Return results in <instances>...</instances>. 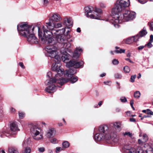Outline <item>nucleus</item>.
<instances>
[{
  "label": "nucleus",
  "instance_id": "1",
  "mask_svg": "<svg viewBox=\"0 0 153 153\" xmlns=\"http://www.w3.org/2000/svg\"><path fill=\"white\" fill-rule=\"evenodd\" d=\"M52 70L54 71L57 72L55 77L51 78L49 80H47L45 84L49 85L45 89V91L49 93L53 92L56 90V84L58 83L62 85L64 83L69 81L68 79L62 78L61 76L64 74V76H66L69 77H71L76 72V70L74 68L70 69L64 72L63 68H60V66H58L56 63L53 64L52 67Z\"/></svg>",
  "mask_w": 153,
  "mask_h": 153
},
{
  "label": "nucleus",
  "instance_id": "2",
  "mask_svg": "<svg viewBox=\"0 0 153 153\" xmlns=\"http://www.w3.org/2000/svg\"><path fill=\"white\" fill-rule=\"evenodd\" d=\"M36 28L39 30V28L37 26H34L28 25L26 22L21 23L17 25V30L21 36L27 38V41L30 43H36L38 41L37 38L33 34V31Z\"/></svg>",
  "mask_w": 153,
  "mask_h": 153
},
{
  "label": "nucleus",
  "instance_id": "3",
  "mask_svg": "<svg viewBox=\"0 0 153 153\" xmlns=\"http://www.w3.org/2000/svg\"><path fill=\"white\" fill-rule=\"evenodd\" d=\"M123 17L117 18L116 17L115 14L110 17V22L112 23L116 28H118L119 25L118 23H121L122 21L123 22L128 21L134 19L136 16V13L134 12H131L129 10H126Z\"/></svg>",
  "mask_w": 153,
  "mask_h": 153
},
{
  "label": "nucleus",
  "instance_id": "4",
  "mask_svg": "<svg viewBox=\"0 0 153 153\" xmlns=\"http://www.w3.org/2000/svg\"><path fill=\"white\" fill-rule=\"evenodd\" d=\"M61 30H53L52 31L48 32V34L50 36L52 35L55 36V41L61 44L63 47L65 49H68V48L71 47V45L69 42H68L67 40L66 39L64 33L61 32Z\"/></svg>",
  "mask_w": 153,
  "mask_h": 153
},
{
  "label": "nucleus",
  "instance_id": "5",
  "mask_svg": "<svg viewBox=\"0 0 153 153\" xmlns=\"http://www.w3.org/2000/svg\"><path fill=\"white\" fill-rule=\"evenodd\" d=\"M130 4L129 0H121L118 3H117L112 10L113 16L115 14L116 17H119L118 13L124 10L125 8L128 7Z\"/></svg>",
  "mask_w": 153,
  "mask_h": 153
},
{
  "label": "nucleus",
  "instance_id": "6",
  "mask_svg": "<svg viewBox=\"0 0 153 153\" xmlns=\"http://www.w3.org/2000/svg\"><path fill=\"white\" fill-rule=\"evenodd\" d=\"M49 56L52 58L56 62V64H58L60 61V58L58 54L57 51V48L55 46H47L46 48Z\"/></svg>",
  "mask_w": 153,
  "mask_h": 153
},
{
  "label": "nucleus",
  "instance_id": "7",
  "mask_svg": "<svg viewBox=\"0 0 153 153\" xmlns=\"http://www.w3.org/2000/svg\"><path fill=\"white\" fill-rule=\"evenodd\" d=\"M117 136L116 132H114L113 135L108 134H105L102 133H99L96 134L94 136V139L95 140L97 141H100L104 139L108 140L111 139V140L114 142H116L118 141V139L116 137Z\"/></svg>",
  "mask_w": 153,
  "mask_h": 153
},
{
  "label": "nucleus",
  "instance_id": "8",
  "mask_svg": "<svg viewBox=\"0 0 153 153\" xmlns=\"http://www.w3.org/2000/svg\"><path fill=\"white\" fill-rule=\"evenodd\" d=\"M93 10L94 8L92 7L87 6L85 7V12L86 13L87 16L91 19H100V14L102 13V10L100 9L95 7L94 9V11L96 13L95 15L93 14L89 15V13H91Z\"/></svg>",
  "mask_w": 153,
  "mask_h": 153
},
{
  "label": "nucleus",
  "instance_id": "9",
  "mask_svg": "<svg viewBox=\"0 0 153 153\" xmlns=\"http://www.w3.org/2000/svg\"><path fill=\"white\" fill-rule=\"evenodd\" d=\"M42 30L43 33L41 31L39 32L38 35L40 37H41V39L42 41L45 42L47 41L48 43H50L53 42V43H55V42L53 40V38L51 36L52 35H49L48 34V32H51L46 29V27H43ZM52 36H53L52 35Z\"/></svg>",
  "mask_w": 153,
  "mask_h": 153
},
{
  "label": "nucleus",
  "instance_id": "10",
  "mask_svg": "<svg viewBox=\"0 0 153 153\" xmlns=\"http://www.w3.org/2000/svg\"><path fill=\"white\" fill-rule=\"evenodd\" d=\"M41 129L35 126H33L31 129V132L34 139L39 140L43 138L42 134L40 133Z\"/></svg>",
  "mask_w": 153,
  "mask_h": 153
},
{
  "label": "nucleus",
  "instance_id": "11",
  "mask_svg": "<svg viewBox=\"0 0 153 153\" xmlns=\"http://www.w3.org/2000/svg\"><path fill=\"white\" fill-rule=\"evenodd\" d=\"M10 130L9 131H6L4 134L7 137H9L11 134H14L19 131L17 123L16 122H13L10 124Z\"/></svg>",
  "mask_w": 153,
  "mask_h": 153
},
{
  "label": "nucleus",
  "instance_id": "12",
  "mask_svg": "<svg viewBox=\"0 0 153 153\" xmlns=\"http://www.w3.org/2000/svg\"><path fill=\"white\" fill-rule=\"evenodd\" d=\"M83 64L82 61L78 62L74 60L70 61L66 63V66L68 67H73L75 68H82Z\"/></svg>",
  "mask_w": 153,
  "mask_h": 153
},
{
  "label": "nucleus",
  "instance_id": "13",
  "mask_svg": "<svg viewBox=\"0 0 153 153\" xmlns=\"http://www.w3.org/2000/svg\"><path fill=\"white\" fill-rule=\"evenodd\" d=\"M46 25L44 26L43 27H46V29H48L52 31L53 30H57L55 29V28H58L62 27V24L61 23H55L54 22L51 23V22H48L46 23Z\"/></svg>",
  "mask_w": 153,
  "mask_h": 153
},
{
  "label": "nucleus",
  "instance_id": "14",
  "mask_svg": "<svg viewBox=\"0 0 153 153\" xmlns=\"http://www.w3.org/2000/svg\"><path fill=\"white\" fill-rule=\"evenodd\" d=\"M111 125H113L114 127L112 129L110 130V133L112 136L113 135L114 132H116L117 133V132L120 131L121 123L120 122H116L111 123Z\"/></svg>",
  "mask_w": 153,
  "mask_h": 153
},
{
  "label": "nucleus",
  "instance_id": "15",
  "mask_svg": "<svg viewBox=\"0 0 153 153\" xmlns=\"http://www.w3.org/2000/svg\"><path fill=\"white\" fill-rule=\"evenodd\" d=\"M99 132L105 134L110 135V130L108 131V127L107 125H103L100 126L99 128Z\"/></svg>",
  "mask_w": 153,
  "mask_h": 153
},
{
  "label": "nucleus",
  "instance_id": "16",
  "mask_svg": "<svg viewBox=\"0 0 153 153\" xmlns=\"http://www.w3.org/2000/svg\"><path fill=\"white\" fill-rule=\"evenodd\" d=\"M61 20V18L60 16L57 13H53L49 19L48 22H51V23L54 22H58Z\"/></svg>",
  "mask_w": 153,
  "mask_h": 153
},
{
  "label": "nucleus",
  "instance_id": "17",
  "mask_svg": "<svg viewBox=\"0 0 153 153\" xmlns=\"http://www.w3.org/2000/svg\"><path fill=\"white\" fill-rule=\"evenodd\" d=\"M139 37L138 35H136L132 37H129L123 40L126 44H130L134 42H136L138 40Z\"/></svg>",
  "mask_w": 153,
  "mask_h": 153
},
{
  "label": "nucleus",
  "instance_id": "18",
  "mask_svg": "<svg viewBox=\"0 0 153 153\" xmlns=\"http://www.w3.org/2000/svg\"><path fill=\"white\" fill-rule=\"evenodd\" d=\"M56 133V130L54 128H50L46 131L45 136L48 138H50L54 137Z\"/></svg>",
  "mask_w": 153,
  "mask_h": 153
},
{
  "label": "nucleus",
  "instance_id": "19",
  "mask_svg": "<svg viewBox=\"0 0 153 153\" xmlns=\"http://www.w3.org/2000/svg\"><path fill=\"white\" fill-rule=\"evenodd\" d=\"M144 150L146 153H153V148L148 144H145L143 147Z\"/></svg>",
  "mask_w": 153,
  "mask_h": 153
},
{
  "label": "nucleus",
  "instance_id": "20",
  "mask_svg": "<svg viewBox=\"0 0 153 153\" xmlns=\"http://www.w3.org/2000/svg\"><path fill=\"white\" fill-rule=\"evenodd\" d=\"M82 50L81 48H76L75 52L73 53V58L74 59H77L79 57Z\"/></svg>",
  "mask_w": 153,
  "mask_h": 153
},
{
  "label": "nucleus",
  "instance_id": "21",
  "mask_svg": "<svg viewBox=\"0 0 153 153\" xmlns=\"http://www.w3.org/2000/svg\"><path fill=\"white\" fill-rule=\"evenodd\" d=\"M63 24L67 26H72V22L71 18H65L63 19Z\"/></svg>",
  "mask_w": 153,
  "mask_h": 153
},
{
  "label": "nucleus",
  "instance_id": "22",
  "mask_svg": "<svg viewBox=\"0 0 153 153\" xmlns=\"http://www.w3.org/2000/svg\"><path fill=\"white\" fill-rule=\"evenodd\" d=\"M65 49V53L63 54L61 57V59L62 61L63 62H65L66 60H68L69 59V55L66 52L67 51L66 50V49Z\"/></svg>",
  "mask_w": 153,
  "mask_h": 153
},
{
  "label": "nucleus",
  "instance_id": "23",
  "mask_svg": "<svg viewBox=\"0 0 153 153\" xmlns=\"http://www.w3.org/2000/svg\"><path fill=\"white\" fill-rule=\"evenodd\" d=\"M147 34V32L146 31V30L145 27H144L143 28V30L140 31L139 33L137 34V35H138V37H139V39L140 38L146 35Z\"/></svg>",
  "mask_w": 153,
  "mask_h": 153
},
{
  "label": "nucleus",
  "instance_id": "24",
  "mask_svg": "<svg viewBox=\"0 0 153 153\" xmlns=\"http://www.w3.org/2000/svg\"><path fill=\"white\" fill-rule=\"evenodd\" d=\"M115 49L116 50L114 51V52L117 53H124L125 51V49L120 48L119 47H116Z\"/></svg>",
  "mask_w": 153,
  "mask_h": 153
},
{
  "label": "nucleus",
  "instance_id": "25",
  "mask_svg": "<svg viewBox=\"0 0 153 153\" xmlns=\"http://www.w3.org/2000/svg\"><path fill=\"white\" fill-rule=\"evenodd\" d=\"M132 148H133L131 147L130 146L126 145L123 147V150L126 152H128Z\"/></svg>",
  "mask_w": 153,
  "mask_h": 153
},
{
  "label": "nucleus",
  "instance_id": "26",
  "mask_svg": "<svg viewBox=\"0 0 153 153\" xmlns=\"http://www.w3.org/2000/svg\"><path fill=\"white\" fill-rule=\"evenodd\" d=\"M8 151L9 153H19L17 149L13 147L9 148Z\"/></svg>",
  "mask_w": 153,
  "mask_h": 153
},
{
  "label": "nucleus",
  "instance_id": "27",
  "mask_svg": "<svg viewBox=\"0 0 153 153\" xmlns=\"http://www.w3.org/2000/svg\"><path fill=\"white\" fill-rule=\"evenodd\" d=\"M142 139L143 142L147 141L148 139V137L147 135L146 134H143Z\"/></svg>",
  "mask_w": 153,
  "mask_h": 153
},
{
  "label": "nucleus",
  "instance_id": "28",
  "mask_svg": "<svg viewBox=\"0 0 153 153\" xmlns=\"http://www.w3.org/2000/svg\"><path fill=\"white\" fill-rule=\"evenodd\" d=\"M140 93L138 91H136L134 93V96L135 98H137L140 97Z\"/></svg>",
  "mask_w": 153,
  "mask_h": 153
},
{
  "label": "nucleus",
  "instance_id": "29",
  "mask_svg": "<svg viewBox=\"0 0 153 153\" xmlns=\"http://www.w3.org/2000/svg\"><path fill=\"white\" fill-rule=\"evenodd\" d=\"M78 80V77L77 76H75L73 78H71L70 81L72 83H74L76 82Z\"/></svg>",
  "mask_w": 153,
  "mask_h": 153
},
{
  "label": "nucleus",
  "instance_id": "30",
  "mask_svg": "<svg viewBox=\"0 0 153 153\" xmlns=\"http://www.w3.org/2000/svg\"><path fill=\"white\" fill-rule=\"evenodd\" d=\"M62 145L64 147L66 148L69 146V144L68 141H65L63 143Z\"/></svg>",
  "mask_w": 153,
  "mask_h": 153
},
{
  "label": "nucleus",
  "instance_id": "31",
  "mask_svg": "<svg viewBox=\"0 0 153 153\" xmlns=\"http://www.w3.org/2000/svg\"><path fill=\"white\" fill-rule=\"evenodd\" d=\"M124 71L126 73H129L130 70L128 66H126L124 68Z\"/></svg>",
  "mask_w": 153,
  "mask_h": 153
},
{
  "label": "nucleus",
  "instance_id": "32",
  "mask_svg": "<svg viewBox=\"0 0 153 153\" xmlns=\"http://www.w3.org/2000/svg\"><path fill=\"white\" fill-rule=\"evenodd\" d=\"M114 76L117 79H120L122 77L121 74L119 73H116L115 74Z\"/></svg>",
  "mask_w": 153,
  "mask_h": 153
},
{
  "label": "nucleus",
  "instance_id": "33",
  "mask_svg": "<svg viewBox=\"0 0 153 153\" xmlns=\"http://www.w3.org/2000/svg\"><path fill=\"white\" fill-rule=\"evenodd\" d=\"M123 135L124 136H125L126 135H127L130 137H131L132 136V133L129 132H126L125 133H123Z\"/></svg>",
  "mask_w": 153,
  "mask_h": 153
},
{
  "label": "nucleus",
  "instance_id": "34",
  "mask_svg": "<svg viewBox=\"0 0 153 153\" xmlns=\"http://www.w3.org/2000/svg\"><path fill=\"white\" fill-rule=\"evenodd\" d=\"M31 151V149L29 147L25 148L24 150V153H30Z\"/></svg>",
  "mask_w": 153,
  "mask_h": 153
},
{
  "label": "nucleus",
  "instance_id": "35",
  "mask_svg": "<svg viewBox=\"0 0 153 153\" xmlns=\"http://www.w3.org/2000/svg\"><path fill=\"white\" fill-rule=\"evenodd\" d=\"M50 142L53 144H56L58 143V140L56 138H53L51 140Z\"/></svg>",
  "mask_w": 153,
  "mask_h": 153
},
{
  "label": "nucleus",
  "instance_id": "36",
  "mask_svg": "<svg viewBox=\"0 0 153 153\" xmlns=\"http://www.w3.org/2000/svg\"><path fill=\"white\" fill-rule=\"evenodd\" d=\"M119 62L116 59H114L112 61V63L114 65H117L119 64Z\"/></svg>",
  "mask_w": 153,
  "mask_h": 153
},
{
  "label": "nucleus",
  "instance_id": "37",
  "mask_svg": "<svg viewBox=\"0 0 153 153\" xmlns=\"http://www.w3.org/2000/svg\"><path fill=\"white\" fill-rule=\"evenodd\" d=\"M136 77V76L135 75L131 76L130 78V81L132 82H134Z\"/></svg>",
  "mask_w": 153,
  "mask_h": 153
},
{
  "label": "nucleus",
  "instance_id": "38",
  "mask_svg": "<svg viewBox=\"0 0 153 153\" xmlns=\"http://www.w3.org/2000/svg\"><path fill=\"white\" fill-rule=\"evenodd\" d=\"M152 42L150 41L148 43L146 44L145 45V46H147L149 48H151L152 46Z\"/></svg>",
  "mask_w": 153,
  "mask_h": 153
},
{
  "label": "nucleus",
  "instance_id": "39",
  "mask_svg": "<svg viewBox=\"0 0 153 153\" xmlns=\"http://www.w3.org/2000/svg\"><path fill=\"white\" fill-rule=\"evenodd\" d=\"M128 153H137V151L134 148H132L128 152Z\"/></svg>",
  "mask_w": 153,
  "mask_h": 153
},
{
  "label": "nucleus",
  "instance_id": "40",
  "mask_svg": "<svg viewBox=\"0 0 153 153\" xmlns=\"http://www.w3.org/2000/svg\"><path fill=\"white\" fill-rule=\"evenodd\" d=\"M38 151L40 152H43L45 151V149L44 147L39 148Z\"/></svg>",
  "mask_w": 153,
  "mask_h": 153
},
{
  "label": "nucleus",
  "instance_id": "41",
  "mask_svg": "<svg viewBox=\"0 0 153 153\" xmlns=\"http://www.w3.org/2000/svg\"><path fill=\"white\" fill-rule=\"evenodd\" d=\"M120 100L123 102H125L127 101V100L125 97H122L120 98Z\"/></svg>",
  "mask_w": 153,
  "mask_h": 153
},
{
  "label": "nucleus",
  "instance_id": "42",
  "mask_svg": "<svg viewBox=\"0 0 153 153\" xmlns=\"http://www.w3.org/2000/svg\"><path fill=\"white\" fill-rule=\"evenodd\" d=\"M19 117L21 119H22L25 116V114L22 112L19 113Z\"/></svg>",
  "mask_w": 153,
  "mask_h": 153
},
{
  "label": "nucleus",
  "instance_id": "43",
  "mask_svg": "<svg viewBox=\"0 0 153 153\" xmlns=\"http://www.w3.org/2000/svg\"><path fill=\"white\" fill-rule=\"evenodd\" d=\"M146 114L148 115L149 114L152 115H153V112L149 109H147Z\"/></svg>",
  "mask_w": 153,
  "mask_h": 153
},
{
  "label": "nucleus",
  "instance_id": "44",
  "mask_svg": "<svg viewBox=\"0 0 153 153\" xmlns=\"http://www.w3.org/2000/svg\"><path fill=\"white\" fill-rule=\"evenodd\" d=\"M47 76L49 78H50V79L52 77L51 72L50 71L48 72L47 74Z\"/></svg>",
  "mask_w": 153,
  "mask_h": 153
},
{
  "label": "nucleus",
  "instance_id": "45",
  "mask_svg": "<svg viewBox=\"0 0 153 153\" xmlns=\"http://www.w3.org/2000/svg\"><path fill=\"white\" fill-rule=\"evenodd\" d=\"M137 153H145V152L144 150L141 149L137 150Z\"/></svg>",
  "mask_w": 153,
  "mask_h": 153
},
{
  "label": "nucleus",
  "instance_id": "46",
  "mask_svg": "<svg viewBox=\"0 0 153 153\" xmlns=\"http://www.w3.org/2000/svg\"><path fill=\"white\" fill-rule=\"evenodd\" d=\"M66 28H68V29H70V27L69 26H66L65 28H64V29H62L61 30V31L62 32V33H64L65 32V29Z\"/></svg>",
  "mask_w": 153,
  "mask_h": 153
},
{
  "label": "nucleus",
  "instance_id": "47",
  "mask_svg": "<svg viewBox=\"0 0 153 153\" xmlns=\"http://www.w3.org/2000/svg\"><path fill=\"white\" fill-rule=\"evenodd\" d=\"M134 104V101L133 100H131L130 102V104L132 108L133 109V110H134V108L133 107V105Z\"/></svg>",
  "mask_w": 153,
  "mask_h": 153
},
{
  "label": "nucleus",
  "instance_id": "48",
  "mask_svg": "<svg viewBox=\"0 0 153 153\" xmlns=\"http://www.w3.org/2000/svg\"><path fill=\"white\" fill-rule=\"evenodd\" d=\"M56 149V153L59 152L60 151L62 150V149L60 147H57Z\"/></svg>",
  "mask_w": 153,
  "mask_h": 153
},
{
  "label": "nucleus",
  "instance_id": "49",
  "mask_svg": "<svg viewBox=\"0 0 153 153\" xmlns=\"http://www.w3.org/2000/svg\"><path fill=\"white\" fill-rule=\"evenodd\" d=\"M19 66H20L22 68H25V67L23 65V63L22 62H19Z\"/></svg>",
  "mask_w": 153,
  "mask_h": 153
},
{
  "label": "nucleus",
  "instance_id": "50",
  "mask_svg": "<svg viewBox=\"0 0 153 153\" xmlns=\"http://www.w3.org/2000/svg\"><path fill=\"white\" fill-rule=\"evenodd\" d=\"M100 7L102 8H103L106 7L105 5L103 3H101L100 4Z\"/></svg>",
  "mask_w": 153,
  "mask_h": 153
},
{
  "label": "nucleus",
  "instance_id": "51",
  "mask_svg": "<svg viewBox=\"0 0 153 153\" xmlns=\"http://www.w3.org/2000/svg\"><path fill=\"white\" fill-rule=\"evenodd\" d=\"M44 4L46 6L48 3V0H43Z\"/></svg>",
  "mask_w": 153,
  "mask_h": 153
},
{
  "label": "nucleus",
  "instance_id": "52",
  "mask_svg": "<svg viewBox=\"0 0 153 153\" xmlns=\"http://www.w3.org/2000/svg\"><path fill=\"white\" fill-rule=\"evenodd\" d=\"M66 36L67 37V38L66 39L67 40L68 42H68L69 41H72V40L69 41L68 40V39L71 37V36L69 34L67 35H66Z\"/></svg>",
  "mask_w": 153,
  "mask_h": 153
},
{
  "label": "nucleus",
  "instance_id": "53",
  "mask_svg": "<svg viewBox=\"0 0 153 153\" xmlns=\"http://www.w3.org/2000/svg\"><path fill=\"white\" fill-rule=\"evenodd\" d=\"M150 41L153 42V35H151L150 36Z\"/></svg>",
  "mask_w": 153,
  "mask_h": 153
},
{
  "label": "nucleus",
  "instance_id": "54",
  "mask_svg": "<svg viewBox=\"0 0 153 153\" xmlns=\"http://www.w3.org/2000/svg\"><path fill=\"white\" fill-rule=\"evenodd\" d=\"M144 47L145 46H140L138 48V49L139 50H142Z\"/></svg>",
  "mask_w": 153,
  "mask_h": 153
},
{
  "label": "nucleus",
  "instance_id": "55",
  "mask_svg": "<svg viewBox=\"0 0 153 153\" xmlns=\"http://www.w3.org/2000/svg\"><path fill=\"white\" fill-rule=\"evenodd\" d=\"M104 83L105 85H109L110 83H111V82L110 81H108L107 82L105 81L104 82Z\"/></svg>",
  "mask_w": 153,
  "mask_h": 153
},
{
  "label": "nucleus",
  "instance_id": "56",
  "mask_svg": "<svg viewBox=\"0 0 153 153\" xmlns=\"http://www.w3.org/2000/svg\"><path fill=\"white\" fill-rule=\"evenodd\" d=\"M130 121L131 122H135L136 121V120L134 118H131L130 119Z\"/></svg>",
  "mask_w": 153,
  "mask_h": 153
},
{
  "label": "nucleus",
  "instance_id": "57",
  "mask_svg": "<svg viewBox=\"0 0 153 153\" xmlns=\"http://www.w3.org/2000/svg\"><path fill=\"white\" fill-rule=\"evenodd\" d=\"M138 142L139 144H141L142 143L144 142H143V140L142 141V140L140 139H138Z\"/></svg>",
  "mask_w": 153,
  "mask_h": 153
},
{
  "label": "nucleus",
  "instance_id": "58",
  "mask_svg": "<svg viewBox=\"0 0 153 153\" xmlns=\"http://www.w3.org/2000/svg\"><path fill=\"white\" fill-rule=\"evenodd\" d=\"M10 110L11 112H13V113L15 111V109H14V108H10Z\"/></svg>",
  "mask_w": 153,
  "mask_h": 153
},
{
  "label": "nucleus",
  "instance_id": "59",
  "mask_svg": "<svg viewBox=\"0 0 153 153\" xmlns=\"http://www.w3.org/2000/svg\"><path fill=\"white\" fill-rule=\"evenodd\" d=\"M121 110L120 108H117L116 109V112H118L120 111Z\"/></svg>",
  "mask_w": 153,
  "mask_h": 153
},
{
  "label": "nucleus",
  "instance_id": "60",
  "mask_svg": "<svg viewBox=\"0 0 153 153\" xmlns=\"http://www.w3.org/2000/svg\"><path fill=\"white\" fill-rule=\"evenodd\" d=\"M76 31H77V32L80 33L81 31L80 28L79 27L77 28L76 29Z\"/></svg>",
  "mask_w": 153,
  "mask_h": 153
},
{
  "label": "nucleus",
  "instance_id": "61",
  "mask_svg": "<svg viewBox=\"0 0 153 153\" xmlns=\"http://www.w3.org/2000/svg\"><path fill=\"white\" fill-rule=\"evenodd\" d=\"M106 75V74L105 73H103L100 75V76L101 77H103L105 76Z\"/></svg>",
  "mask_w": 153,
  "mask_h": 153
},
{
  "label": "nucleus",
  "instance_id": "62",
  "mask_svg": "<svg viewBox=\"0 0 153 153\" xmlns=\"http://www.w3.org/2000/svg\"><path fill=\"white\" fill-rule=\"evenodd\" d=\"M125 60L126 61H128L131 63L132 62L129 58H126L125 59Z\"/></svg>",
  "mask_w": 153,
  "mask_h": 153
},
{
  "label": "nucleus",
  "instance_id": "63",
  "mask_svg": "<svg viewBox=\"0 0 153 153\" xmlns=\"http://www.w3.org/2000/svg\"><path fill=\"white\" fill-rule=\"evenodd\" d=\"M150 27L153 31V22H152L150 24Z\"/></svg>",
  "mask_w": 153,
  "mask_h": 153
},
{
  "label": "nucleus",
  "instance_id": "64",
  "mask_svg": "<svg viewBox=\"0 0 153 153\" xmlns=\"http://www.w3.org/2000/svg\"><path fill=\"white\" fill-rule=\"evenodd\" d=\"M0 153H5L4 150H2L1 149H0Z\"/></svg>",
  "mask_w": 153,
  "mask_h": 153
}]
</instances>
